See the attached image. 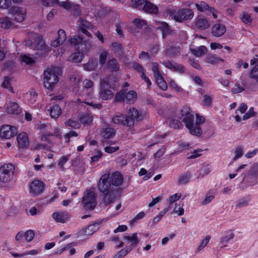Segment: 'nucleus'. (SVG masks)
Returning a JSON list of instances; mask_svg holds the SVG:
<instances>
[{
    "mask_svg": "<svg viewBox=\"0 0 258 258\" xmlns=\"http://www.w3.org/2000/svg\"><path fill=\"white\" fill-rule=\"evenodd\" d=\"M108 54L109 53L106 50L102 49L100 50L99 56V62L100 65L103 66L105 64Z\"/></svg>",
    "mask_w": 258,
    "mask_h": 258,
    "instance_id": "obj_40",
    "label": "nucleus"
},
{
    "mask_svg": "<svg viewBox=\"0 0 258 258\" xmlns=\"http://www.w3.org/2000/svg\"><path fill=\"white\" fill-rule=\"evenodd\" d=\"M151 67L154 78L159 77L162 75L159 69V64L158 63L155 62H153L151 64Z\"/></svg>",
    "mask_w": 258,
    "mask_h": 258,
    "instance_id": "obj_52",
    "label": "nucleus"
},
{
    "mask_svg": "<svg viewBox=\"0 0 258 258\" xmlns=\"http://www.w3.org/2000/svg\"><path fill=\"white\" fill-rule=\"evenodd\" d=\"M15 167L13 164H5L0 167V186L10 182L15 174Z\"/></svg>",
    "mask_w": 258,
    "mask_h": 258,
    "instance_id": "obj_2",
    "label": "nucleus"
},
{
    "mask_svg": "<svg viewBox=\"0 0 258 258\" xmlns=\"http://www.w3.org/2000/svg\"><path fill=\"white\" fill-rule=\"evenodd\" d=\"M83 207L86 210H93L97 205L94 192L91 189L86 190L82 199Z\"/></svg>",
    "mask_w": 258,
    "mask_h": 258,
    "instance_id": "obj_5",
    "label": "nucleus"
},
{
    "mask_svg": "<svg viewBox=\"0 0 258 258\" xmlns=\"http://www.w3.org/2000/svg\"><path fill=\"white\" fill-rule=\"evenodd\" d=\"M226 29L224 25L217 23L214 25L211 28V33L215 37H220L226 32Z\"/></svg>",
    "mask_w": 258,
    "mask_h": 258,
    "instance_id": "obj_20",
    "label": "nucleus"
},
{
    "mask_svg": "<svg viewBox=\"0 0 258 258\" xmlns=\"http://www.w3.org/2000/svg\"><path fill=\"white\" fill-rule=\"evenodd\" d=\"M249 77L251 79L256 80L257 83L258 84V64L254 66V67L251 69Z\"/></svg>",
    "mask_w": 258,
    "mask_h": 258,
    "instance_id": "obj_53",
    "label": "nucleus"
},
{
    "mask_svg": "<svg viewBox=\"0 0 258 258\" xmlns=\"http://www.w3.org/2000/svg\"><path fill=\"white\" fill-rule=\"evenodd\" d=\"M205 61L207 63L215 65L220 62H223V59L221 57H217L215 55L209 54L206 57Z\"/></svg>",
    "mask_w": 258,
    "mask_h": 258,
    "instance_id": "obj_29",
    "label": "nucleus"
},
{
    "mask_svg": "<svg viewBox=\"0 0 258 258\" xmlns=\"http://www.w3.org/2000/svg\"><path fill=\"white\" fill-rule=\"evenodd\" d=\"M99 223H95L89 225L87 228L82 229L79 231V233L80 235H91L99 228Z\"/></svg>",
    "mask_w": 258,
    "mask_h": 258,
    "instance_id": "obj_22",
    "label": "nucleus"
},
{
    "mask_svg": "<svg viewBox=\"0 0 258 258\" xmlns=\"http://www.w3.org/2000/svg\"><path fill=\"white\" fill-rule=\"evenodd\" d=\"M79 22V31L86 34L88 37H91V34L89 32L87 29H92L93 25L89 22L80 18L78 21Z\"/></svg>",
    "mask_w": 258,
    "mask_h": 258,
    "instance_id": "obj_14",
    "label": "nucleus"
},
{
    "mask_svg": "<svg viewBox=\"0 0 258 258\" xmlns=\"http://www.w3.org/2000/svg\"><path fill=\"white\" fill-rule=\"evenodd\" d=\"M239 18L243 23L247 25H250L252 21L250 15L245 12H242L240 15Z\"/></svg>",
    "mask_w": 258,
    "mask_h": 258,
    "instance_id": "obj_39",
    "label": "nucleus"
},
{
    "mask_svg": "<svg viewBox=\"0 0 258 258\" xmlns=\"http://www.w3.org/2000/svg\"><path fill=\"white\" fill-rule=\"evenodd\" d=\"M124 238L127 240L128 242H131V245L129 247H132V249L137 245L139 240L136 233H134L132 236H124Z\"/></svg>",
    "mask_w": 258,
    "mask_h": 258,
    "instance_id": "obj_31",
    "label": "nucleus"
},
{
    "mask_svg": "<svg viewBox=\"0 0 258 258\" xmlns=\"http://www.w3.org/2000/svg\"><path fill=\"white\" fill-rule=\"evenodd\" d=\"M50 116L52 118H57L61 113V109L60 106L57 105H53L47 109Z\"/></svg>",
    "mask_w": 258,
    "mask_h": 258,
    "instance_id": "obj_25",
    "label": "nucleus"
},
{
    "mask_svg": "<svg viewBox=\"0 0 258 258\" xmlns=\"http://www.w3.org/2000/svg\"><path fill=\"white\" fill-rule=\"evenodd\" d=\"M107 68L113 71H117L119 68V65L115 58L110 59L107 63Z\"/></svg>",
    "mask_w": 258,
    "mask_h": 258,
    "instance_id": "obj_37",
    "label": "nucleus"
},
{
    "mask_svg": "<svg viewBox=\"0 0 258 258\" xmlns=\"http://www.w3.org/2000/svg\"><path fill=\"white\" fill-rule=\"evenodd\" d=\"M196 7L197 10L201 12H209L211 8L207 3L205 2H201L196 4Z\"/></svg>",
    "mask_w": 258,
    "mask_h": 258,
    "instance_id": "obj_36",
    "label": "nucleus"
},
{
    "mask_svg": "<svg viewBox=\"0 0 258 258\" xmlns=\"http://www.w3.org/2000/svg\"><path fill=\"white\" fill-rule=\"evenodd\" d=\"M145 116V113L141 111H139L138 109L134 107L130 108L128 110V116L127 118H129L133 120V124H134L135 120H141Z\"/></svg>",
    "mask_w": 258,
    "mask_h": 258,
    "instance_id": "obj_15",
    "label": "nucleus"
},
{
    "mask_svg": "<svg viewBox=\"0 0 258 258\" xmlns=\"http://www.w3.org/2000/svg\"><path fill=\"white\" fill-rule=\"evenodd\" d=\"M177 117L182 119V122L185 126H189L190 123L195 121V116L191 113V110L189 106L187 105H184L180 110L179 113L177 114Z\"/></svg>",
    "mask_w": 258,
    "mask_h": 258,
    "instance_id": "obj_6",
    "label": "nucleus"
},
{
    "mask_svg": "<svg viewBox=\"0 0 258 258\" xmlns=\"http://www.w3.org/2000/svg\"><path fill=\"white\" fill-rule=\"evenodd\" d=\"M157 83L158 84L159 87L163 90H165L167 88V85L163 79L162 75L160 77L155 78Z\"/></svg>",
    "mask_w": 258,
    "mask_h": 258,
    "instance_id": "obj_49",
    "label": "nucleus"
},
{
    "mask_svg": "<svg viewBox=\"0 0 258 258\" xmlns=\"http://www.w3.org/2000/svg\"><path fill=\"white\" fill-rule=\"evenodd\" d=\"M109 174L103 175L98 183V188L99 191L101 193L104 194L109 191L110 190L114 189L111 186L112 185L108 181Z\"/></svg>",
    "mask_w": 258,
    "mask_h": 258,
    "instance_id": "obj_11",
    "label": "nucleus"
},
{
    "mask_svg": "<svg viewBox=\"0 0 258 258\" xmlns=\"http://www.w3.org/2000/svg\"><path fill=\"white\" fill-rule=\"evenodd\" d=\"M113 96V93L111 90L109 78H106L102 80L100 85L99 98L102 100H108L111 99Z\"/></svg>",
    "mask_w": 258,
    "mask_h": 258,
    "instance_id": "obj_3",
    "label": "nucleus"
},
{
    "mask_svg": "<svg viewBox=\"0 0 258 258\" xmlns=\"http://www.w3.org/2000/svg\"><path fill=\"white\" fill-rule=\"evenodd\" d=\"M82 58V54L80 52H75L71 54L68 58V60L74 62H80Z\"/></svg>",
    "mask_w": 258,
    "mask_h": 258,
    "instance_id": "obj_42",
    "label": "nucleus"
},
{
    "mask_svg": "<svg viewBox=\"0 0 258 258\" xmlns=\"http://www.w3.org/2000/svg\"><path fill=\"white\" fill-rule=\"evenodd\" d=\"M182 48L179 46H168L163 51L165 56L175 57L180 55Z\"/></svg>",
    "mask_w": 258,
    "mask_h": 258,
    "instance_id": "obj_12",
    "label": "nucleus"
},
{
    "mask_svg": "<svg viewBox=\"0 0 258 258\" xmlns=\"http://www.w3.org/2000/svg\"><path fill=\"white\" fill-rule=\"evenodd\" d=\"M52 218L57 222L64 223L67 218L64 213L55 212L52 214Z\"/></svg>",
    "mask_w": 258,
    "mask_h": 258,
    "instance_id": "obj_32",
    "label": "nucleus"
},
{
    "mask_svg": "<svg viewBox=\"0 0 258 258\" xmlns=\"http://www.w3.org/2000/svg\"><path fill=\"white\" fill-rule=\"evenodd\" d=\"M111 49L115 54L120 55L123 52V48L121 44L113 42L111 44Z\"/></svg>",
    "mask_w": 258,
    "mask_h": 258,
    "instance_id": "obj_46",
    "label": "nucleus"
},
{
    "mask_svg": "<svg viewBox=\"0 0 258 258\" xmlns=\"http://www.w3.org/2000/svg\"><path fill=\"white\" fill-rule=\"evenodd\" d=\"M73 4V3H72L70 2L67 1L60 2L58 6L62 8L63 9L66 10H69L72 9Z\"/></svg>",
    "mask_w": 258,
    "mask_h": 258,
    "instance_id": "obj_63",
    "label": "nucleus"
},
{
    "mask_svg": "<svg viewBox=\"0 0 258 258\" xmlns=\"http://www.w3.org/2000/svg\"><path fill=\"white\" fill-rule=\"evenodd\" d=\"M67 39V35L64 30L59 29L57 32V36L55 39L51 42V45L56 47L62 44Z\"/></svg>",
    "mask_w": 258,
    "mask_h": 258,
    "instance_id": "obj_18",
    "label": "nucleus"
},
{
    "mask_svg": "<svg viewBox=\"0 0 258 258\" xmlns=\"http://www.w3.org/2000/svg\"><path fill=\"white\" fill-rule=\"evenodd\" d=\"M18 133L16 127L4 124L0 128V137L5 139H9L15 136Z\"/></svg>",
    "mask_w": 258,
    "mask_h": 258,
    "instance_id": "obj_10",
    "label": "nucleus"
},
{
    "mask_svg": "<svg viewBox=\"0 0 258 258\" xmlns=\"http://www.w3.org/2000/svg\"><path fill=\"white\" fill-rule=\"evenodd\" d=\"M173 71L183 74L185 73L186 69L183 65L175 63Z\"/></svg>",
    "mask_w": 258,
    "mask_h": 258,
    "instance_id": "obj_62",
    "label": "nucleus"
},
{
    "mask_svg": "<svg viewBox=\"0 0 258 258\" xmlns=\"http://www.w3.org/2000/svg\"><path fill=\"white\" fill-rule=\"evenodd\" d=\"M158 28L161 31L163 38H165L171 32L169 25L166 22L159 23Z\"/></svg>",
    "mask_w": 258,
    "mask_h": 258,
    "instance_id": "obj_28",
    "label": "nucleus"
},
{
    "mask_svg": "<svg viewBox=\"0 0 258 258\" xmlns=\"http://www.w3.org/2000/svg\"><path fill=\"white\" fill-rule=\"evenodd\" d=\"M29 192L33 196L42 194L44 190V183L39 180H34L29 184Z\"/></svg>",
    "mask_w": 258,
    "mask_h": 258,
    "instance_id": "obj_9",
    "label": "nucleus"
},
{
    "mask_svg": "<svg viewBox=\"0 0 258 258\" xmlns=\"http://www.w3.org/2000/svg\"><path fill=\"white\" fill-rule=\"evenodd\" d=\"M61 74V70L58 67L47 68L44 72V86L49 90H52L58 82V77Z\"/></svg>",
    "mask_w": 258,
    "mask_h": 258,
    "instance_id": "obj_1",
    "label": "nucleus"
},
{
    "mask_svg": "<svg viewBox=\"0 0 258 258\" xmlns=\"http://www.w3.org/2000/svg\"><path fill=\"white\" fill-rule=\"evenodd\" d=\"M97 67V61L95 60H90L88 62L84 65V68L85 70L91 71L94 70Z\"/></svg>",
    "mask_w": 258,
    "mask_h": 258,
    "instance_id": "obj_41",
    "label": "nucleus"
},
{
    "mask_svg": "<svg viewBox=\"0 0 258 258\" xmlns=\"http://www.w3.org/2000/svg\"><path fill=\"white\" fill-rule=\"evenodd\" d=\"M145 2V0H131L130 5L133 8L140 9L142 8Z\"/></svg>",
    "mask_w": 258,
    "mask_h": 258,
    "instance_id": "obj_54",
    "label": "nucleus"
},
{
    "mask_svg": "<svg viewBox=\"0 0 258 258\" xmlns=\"http://www.w3.org/2000/svg\"><path fill=\"white\" fill-rule=\"evenodd\" d=\"M21 59L22 62L28 65L33 64L35 62L33 58L25 54L21 55Z\"/></svg>",
    "mask_w": 258,
    "mask_h": 258,
    "instance_id": "obj_55",
    "label": "nucleus"
},
{
    "mask_svg": "<svg viewBox=\"0 0 258 258\" xmlns=\"http://www.w3.org/2000/svg\"><path fill=\"white\" fill-rule=\"evenodd\" d=\"M234 154L235 156L233 158V160H236L241 157L243 154L242 148L240 146L237 147L235 150Z\"/></svg>",
    "mask_w": 258,
    "mask_h": 258,
    "instance_id": "obj_61",
    "label": "nucleus"
},
{
    "mask_svg": "<svg viewBox=\"0 0 258 258\" xmlns=\"http://www.w3.org/2000/svg\"><path fill=\"white\" fill-rule=\"evenodd\" d=\"M120 190L119 188L110 190L109 191L103 194L102 204L104 206H107L114 202L115 200L119 195Z\"/></svg>",
    "mask_w": 258,
    "mask_h": 258,
    "instance_id": "obj_8",
    "label": "nucleus"
},
{
    "mask_svg": "<svg viewBox=\"0 0 258 258\" xmlns=\"http://www.w3.org/2000/svg\"><path fill=\"white\" fill-rule=\"evenodd\" d=\"M207 49L205 46H201L197 49H190L191 53L197 57H200L207 52Z\"/></svg>",
    "mask_w": 258,
    "mask_h": 258,
    "instance_id": "obj_34",
    "label": "nucleus"
},
{
    "mask_svg": "<svg viewBox=\"0 0 258 258\" xmlns=\"http://www.w3.org/2000/svg\"><path fill=\"white\" fill-rule=\"evenodd\" d=\"M125 98L127 104H132L137 99V93L135 91H130L126 94Z\"/></svg>",
    "mask_w": 258,
    "mask_h": 258,
    "instance_id": "obj_35",
    "label": "nucleus"
},
{
    "mask_svg": "<svg viewBox=\"0 0 258 258\" xmlns=\"http://www.w3.org/2000/svg\"><path fill=\"white\" fill-rule=\"evenodd\" d=\"M249 173L251 175H258V162L254 163L249 170Z\"/></svg>",
    "mask_w": 258,
    "mask_h": 258,
    "instance_id": "obj_64",
    "label": "nucleus"
},
{
    "mask_svg": "<svg viewBox=\"0 0 258 258\" xmlns=\"http://www.w3.org/2000/svg\"><path fill=\"white\" fill-rule=\"evenodd\" d=\"M204 99H203V102L204 105L206 106H210L211 105L213 97L212 95H210L209 94H205L203 96Z\"/></svg>",
    "mask_w": 258,
    "mask_h": 258,
    "instance_id": "obj_59",
    "label": "nucleus"
},
{
    "mask_svg": "<svg viewBox=\"0 0 258 258\" xmlns=\"http://www.w3.org/2000/svg\"><path fill=\"white\" fill-rule=\"evenodd\" d=\"M210 236H206L205 238L202 240L200 245L197 248L195 251L196 253H198L199 251L202 250L209 243L210 240Z\"/></svg>",
    "mask_w": 258,
    "mask_h": 258,
    "instance_id": "obj_51",
    "label": "nucleus"
},
{
    "mask_svg": "<svg viewBox=\"0 0 258 258\" xmlns=\"http://www.w3.org/2000/svg\"><path fill=\"white\" fill-rule=\"evenodd\" d=\"M115 134L114 130L111 127L103 128L100 132V136L102 138L108 139L113 138Z\"/></svg>",
    "mask_w": 258,
    "mask_h": 258,
    "instance_id": "obj_26",
    "label": "nucleus"
},
{
    "mask_svg": "<svg viewBox=\"0 0 258 258\" xmlns=\"http://www.w3.org/2000/svg\"><path fill=\"white\" fill-rule=\"evenodd\" d=\"M249 199L247 198H242L235 203V208L240 209L247 206L248 204Z\"/></svg>",
    "mask_w": 258,
    "mask_h": 258,
    "instance_id": "obj_47",
    "label": "nucleus"
},
{
    "mask_svg": "<svg viewBox=\"0 0 258 258\" xmlns=\"http://www.w3.org/2000/svg\"><path fill=\"white\" fill-rule=\"evenodd\" d=\"M110 183L112 185L115 186H120L123 181V178L119 172H114L111 174L110 176H109Z\"/></svg>",
    "mask_w": 258,
    "mask_h": 258,
    "instance_id": "obj_17",
    "label": "nucleus"
},
{
    "mask_svg": "<svg viewBox=\"0 0 258 258\" xmlns=\"http://www.w3.org/2000/svg\"><path fill=\"white\" fill-rule=\"evenodd\" d=\"M12 11L14 13V16L16 21L18 22H22L25 18V10H22L19 7H13Z\"/></svg>",
    "mask_w": 258,
    "mask_h": 258,
    "instance_id": "obj_23",
    "label": "nucleus"
},
{
    "mask_svg": "<svg viewBox=\"0 0 258 258\" xmlns=\"http://www.w3.org/2000/svg\"><path fill=\"white\" fill-rule=\"evenodd\" d=\"M256 115V113L254 111L253 107H250L248 111L243 116L242 119L243 120H247L249 118Z\"/></svg>",
    "mask_w": 258,
    "mask_h": 258,
    "instance_id": "obj_56",
    "label": "nucleus"
},
{
    "mask_svg": "<svg viewBox=\"0 0 258 258\" xmlns=\"http://www.w3.org/2000/svg\"><path fill=\"white\" fill-rule=\"evenodd\" d=\"M80 121L84 124H90L92 121V116L89 113L83 114L80 117Z\"/></svg>",
    "mask_w": 258,
    "mask_h": 258,
    "instance_id": "obj_50",
    "label": "nucleus"
},
{
    "mask_svg": "<svg viewBox=\"0 0 258 258\" xmlns=\"http://www.w3.org/2000/svg\"><path fill=\"white\" fill-rule=\"evenodd\" d=\"M234 235L232 232H228L224 236H223L220 240V246L224 248L226 246V243L228 242L230 240L233 238Z\"/></svg>",
    "mask_w": 258,
    "mask_h": 258,
    "instance_id": "obj_33",
    "label": "nucleus"
},
{
    "mask_svg": "<svg viewBox=\"0 0 258 258\" xmlns=\"http://www.w3.org/2000/svg\"><path fill=\"white\" fill-rule=\"evenodd\" d=\"M109 241H110L112 244L115 245V248L116 249L122 247L123 246V243L120 241L119 238L118 236L110 237L109 239Z\"/></svg>",
    "mask_w": 258,
    "mask_h": 258,
    "instance_id": "obj_43",
    "label": "nucleus"
},
{
    "mask_svg": "<svg viewBox=\"0 0 258 258\" xmlns=\"http://www.w3.org/2000/svg\"><path fill=\"white\" fill-rule=\"evenodd\" d=\"M169 126L174 128H180L183 126L181 122L176 119H172L169 122Z\"/></svg>",
    "mask_w": 258,
    "mask_h": 258,
    "instance_id": "obj_58",
    "label": "nucleus"
},
{
    "mask_svg": "<svg viewBox=\"0 0 258 258\" xmlns=\"http://www.w3.org/2000/svg\"><path fill=\"white\" fill-rule=\"evenodd\" d=\"M112 122L114 124H121L123 126H131L133 125V120L127 118L126 116L123 114L114 116L112 119Z\"/></svg>",
    "mask_w": 258,
    "mask_h": 258,
    "instance_id": "obj_13",
    "label": "nucleus"
},
{
    "mask_svg": "<svg viewBox=\"0 0 258 258\" xmlns=\"http://www.w3.org/2000/svg\"><path fill=\"white\" fill-rule=\"evenodd\" d=\"M195 26L197 28L201 30H204L210 27V23L206 18L199 17L196 19Z\"/></svg>",
    "mask_w": 258,
    "mask_h": 258,
    "instance_id": "obj_21",
    "label": "nucleus"
},
{
    "mask_svg": "<svg viewBox=\"0 0 258 258\" xmlns=\"http://www.w3.org/2000/svg\"><path fill=\"white\" fill-rule=\"evenodd\" d=\"M142 8L146 13L149 14H156L157 13L158 10L157 6L150 2L146 1Z\"/></svg>",
    "mask_w": 258,
    "mask_h": 258,
    "instance_id": "obj_27",
    "label": "nucleus"
},
{
    "mask_svg": "<svg viewBox=\"0 0 258 258\" xmlns=\"http://www.w3.org/2000/svg\"><path fill=\"white\" fill-rule=\"evenodd\" d=\"M205 121V118L198 114L196 116V123L194 124V121H192L189 124V126H187L189 133L194 136H200L202 134V131L201 127V124Z\"/></svg>",
    "mask_w": 258,
    "mask_h": 258,
    "instance_id": "obj_7",
    "label": "nucleus"
},
{
    "mask_svg": "<svg viewBox=\"0 0 258 258\" xmlns=\"http://www.w3.org/2000/svg\"><path fill=\"white\" fill-rule=\"evenodd\" d=\"M82 38L80 36L75 35L69 40V43L76 46V48L79 50V47L82 41Z\"/></svg>",
    "mask_w": 258,
    "mask_h": 258,
    "instance_id": "obj_38",
    "label": "nucleus"
},
{
    "mask_svg": "<svg viewBox=\"0 0 258 258\" xmlns=\"http://www.w3.org/2000/svg\"><path fill=\"white\" fill-rule=\"evenodd\" d=\"M132 249V247H126L121 249L114 255L113 258H122L125 256Z\"/></svg>",
    "mask_w": 258,
    "mask_h": 258,
    "instance_id": "obj_45",
    "label": "nucleus"
},
{
    "mask_svg": "<svg viewBox=\"0 0 258 258\" xmlns=\"http://www.w3.org/2000/svg\"><path fill=\"white\" fill-rule=\"evenodd\" d=\"M31 38L34 39L33 49H40L43 45V42L42 37L37 34L31 33L29 35Z\"/></svg>",
    "mask_w": 258,
    "mask_h": 258,
    "instance_id": "obj_24",
    "label": "nucleus"
},
{
    "mask_svg": "<svg viewBox=\"0 0 258 258\" xmlns=\"http://www.w3.org/2000/svg\"><path fill=\"white\" fill-rule=\"evenodd\" d=\"M168 14L171 19H173L177 22L191 20L194 16L192 11L189 9H182L176 13L170 11Z\"/></svg>",
    "mask_w": 258,
    "mask_h": 258,
    "instance_id": "obj_4",
    "label": "nucleus"
},
{
    "mask_svg": "<svg viewBox=\"0 0 258 258\" xmlns=\"http://www.w3.org/2000/svg\"><path fill=\"white\" fill-rule=\"evenodd\" d=\"M18 146L19 148H27L29 145V138L26 133H20L17 138Z\"/></svg>",
    "mask_w": 258,
    "mask_h": 258,
    "instance_id": "obj_16",
    "label": "nucleus"
},
{
    "mask_svg": "<svg viewBox=\"0 0 258 258\" xmlns=\"http://www.w3.org/2000/svg\"><path fill=\"white\" fill-rule=\"evenodd\" d=\"M210 171V165L209 164H204L201 169V174L198 176V178H199L201 177H203L204 176L207 175Z\"/></svg>",
    "mask_w": 258,
    "mask_h": 258,
    "instance_id": "obj_57",
    "label": "nucleus"
},
{
    "mask_svg": "<svg viewBox=\"0 0 258 258\" xmlns=\"http://www.w3.org/2000/svg\"><path fill=\"white\" fill-rule=\"evenodd\" d=\"M65 124L66 126H71L75 128H79L80 127V124L78 122L71 119L65 122Z\"/></svg>",
    "mask_w": 258,
    "mask_h": 258,
    "instance_id": "obj_60",
    "label": "nucleus"
},
{
    "mask_svg": "<svg viewBox=\"0 0 258 258\" xmlns=\"http://www.w3.org/2000/svg\"><path fill=\"white\" fill-rule=\"evenodd\" d=\"M12 25V22L10 18L4 17L0 18V27L4 29H9Z\"/></svg>",
    "mask_w": 258,
    "mask_h": 258,
    "instance_id": "obj_44",
    "label": "nucleus"
},
{
    "mask_svg": "<svg viewBox=\"0 0 258 258\" xmlns=\"http://www.w3.org/2000/svg\"><path fill=\"white\" fill-rule=\"evenodd\" d=\"M191 177L189 173L186 172L185 174L179 176L178 182L179 184H184L187 183Z\"/></svg>",
    "mask_w": 258,
    "mask_h": 258,
    "instance_id": "obj_48",
    "label": "nucleus"
},
{
    "mask_svg": "<svg viewBox=\"0 0 258 258\" xmlns=\"http://www.w3.org/2000/svg\"><path fill=\"white\" fill-rule=\"evenodd\" d=\"M6 112L9 114H19L21 112V108L16 102L10 101L6 104Z\"/></svg>",
    "mask_w": 258,
    "mask_h": 258,
    "instance_id": "obj_19",
    "label": "nucleus"
},
{
    "mask_svg": "<svg viewBox=\"0 0 258 258\" xmlns=\"http://www.w3.org/2000/svg\"><path fill=\"white\" fill-rule=\"evenodd\" d=\"M91 48V41L88 39L86 40H83L82 38V41L79 47V50L81 51L82 52H87Z\"/></svg>",
    "mask_w": 258,
    "mask_h": 258,
    "instance_id": "obj_30",
    "label": "nucleus"
}]
</instances>
